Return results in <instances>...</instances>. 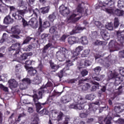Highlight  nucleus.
<instances>
[{"instance_id":"obj_1","label":"nucleus","mask_w":124,"mask_h":124,"mask_svg":"<svg viewBox=\"0 0 124 124\" xmlns=\"http://www.w3.org/2000/svg\"><path fill=\"white\" fill-rule=\"evenodd\" d=\"M124 43V35H119L117 37V42L116 40H111L108 44L110 51L114 52L115 50L120 49V46Z\"/></svg>"},{"instance_id":"obj_2","label":"nucleus","mask_w":124,"mask_h":124,"mask_svg":"<svg viewBox=\"0 0 124 124\" xmlns=\"http://www.w3.org/2000/svg\"><path fill=\"white\" fill-rule=\"evenodd\" d=\"M66 66L62 70H60L57 74L58 77L60 79H62L63 77V75H66L67 70H69V67L73 65V63L70 61V60H66L65 62Z\"/></svg>"},{"instance_id":"obj_3","label":"nucleus","mask_w":124,"mask_h":124,"mask_svg":"<svg viewBox=\"0 0 124 124\" xmlns=\"http://www.w3.org/2000/svg\"><path fill=\"white\" fill-rule=\"evenodd\" d=\"M10 89H11L13 93H19V89H17L18 84L15 79H11L8 81Z\"/></svg>"},{"instance_id":"obj_4","label":"nucleus","mask_w":124,"mask_h":124,"mask_svg":"<svg viewBox=\"0 0 124 124\" xmlns=\"http://www.w3.org/2000/svg\"><path fill=\"white\" fill-rule=\"evenodd\" d=\"M21 48H22L21 44L20 43H16L12 45L9 48V51H15L14 56V57H17V55H19V53L21 51Z\"/></svg>"},{"instance_id":"obj_5","label":"nucleus","mask_w":124,"mask_h":124,"mask_svg":"<svg viewBox=\"0 0 124 124\" xmlns=\"http://www.w3.org/2000/svg\"><path fill=\"white\" fill-rule=\"evenodd\" d=\"M91 65V61L87 59H82L80 62L78 63L77 69L81 70L82 68L90 66Z\"/></svg>"},{"instance_id":"obj_6","label":"nucleus","mask_w":124,"mask_h":124,"mask_svg":"<svg viewBox=\"0 0 124 124\" xmlns=\"http://www.w3.org/2000/svg\"><path fill=\"white\" fill-rule=\"evenodd\" d=\"M83 46H78L75 50L72 51V58H75L74 61H76V60L78 59L77 57L81 54V51H83Z\"/></svg>"},{"instance_id":"obj_7","label":"nucleus","mask_w":124,"mask_h":124,"mask_svg":"<svg viewBox=\"0 0 124 124\" xmlns=\"http://www.w3.org/2000/svg\"><path fill=\"white\" fill-rule=\"evenodd\" d=\"M25 10H18L15 14H13L12 16L14 17L16 20H21L25 15Z\"/></svg>"},{"instance_id":"obj_8","label":"nucleus","mask_w":124,"mask_h":124,"mask_svg":"<svg viewBox=\"0 0 124 124\" xmlns=\"http://www.w3.org/2000/svg\"><path fill=\"white\" fill-rule=\"evenodd\" d=\"M59 12L62 16H66L70 13V10L67 7H65L64 5H62L59 7Z\"/></svg>"},{"instance_id":"obj_9","label":"nucleus","mask_w":124,"mask_h":124,"mask_svg":"<svg viewBox=\"0 0 124 124\" xmlns=\"http://www.w3.org/2000/svg\"><path fill=\"white\" fill-rule=\"evenodd\" d=\"M60 50L61 52L60 56L58 57L60 62H63L66 59L65 55L68 54V50L65 47H61Z\"/></svg>"},{"instance_id":"obj_10","label":"nucleus","mask_w":124,"mask_h":124,"mask_svg":"<svg viewBox=\"0 0 124 124\" xmlns=\"http://www.w3.org/2000/svg\"><path fill=\"white\" fill-rule=\"evenodd\" d=\"M39 27L38 30V31L39 33H41V32H42L43 31H44V28H47V27H48V26H47L48 22L46 21H45L42 26V19L40 17L39 18Z\"/></svg>"},{"instance_id":"obj_11","label":"nucleus","mask_w":124,"mask_h":124,"mask_svg":"<svg viewBox=\"0 0 124 124\" xmlns=\"http://www.w3.org/2000/svg\"><path fill=\"white\" fill-rule=\"evenodd\" d=\"M67 42L70 45L79 43V38L75 36H70L67 39Z\"/></svg>"},{"instance_id":"obj_12","label":"nucleus","mask_w":124,"mask_h":124,"mask_svg":"<svg viewBox=\"0 0 124 124\" xmlns=\"http://www.w3.org/2000/svg\"><path fill=\"white\" fill-rule=\"evenodd\" d=\"M49 32L52 33L53 35L52 36V39L54 41H57V36H58V32L57 31V27L53 26L51 27L49 29Z\"/></svg>"},{"instance_id":"obj_13","label":"nucleus","mask_w":124,"mask_h":124,"mask_svg":"<svg viewBox=\"0 0 124 124\" xmlns=\"http://www.w3.org/2000/svg\"><path fill=\"white\" fill-rule=\"evenodd\" d=\"M100 34L104 40L107 41L110 39V34H109L106 30H101L100 32Z\"/></svg>"},{"instance_id":"obj_14","label":"nucleus","mask_w":124,"mask_h":124,"mask_svg":"<svg viewBox=\"0 0 124 124\" xmlns=\"http://www.w3.org/2000/svg\"><path fill=\"white\" fill-rule=\"evenodd\" d=\"M21 69H22V65H21V64H17L16 66L15 73L16 78H17V79H21V74L20 73Z\"/></svg>"},{"instance_id":"obj_15","label":"nucleus","mask_w":124,"mask_h":124,"mask_svg":"<svg viewBox=\"0 0 124 124\" xmlns=\"http://www.w3.org/2000/svg\"><path fill=\"white\" fill-rule=\"evenodd\" d=\"M14 21L13 18H11L10 15L6 16L3 20V23L5 25H9L12 24Z\"/></svg>"},{"instance_id":"obj_16","label":"nucleus","mask_w":124,"mask_h":124,"mask_svg":"<svg viewBox=\"0 0 124 124\" xmlns=\"http://www.w3.org/2000/svg\"><path fill=\"white\" fill-rule=\"evenodd\" d=\"M78 105H79L80 107H82V109L84 108V104L86 103V100L83 97L80 96L78 98V101L76 102Z\"/></svg>"},{"instance_id":"obj_17","label":"nucleus","mask_w":124,"mask_h":124,"mask_svg":"<svg viewBox=\"0 0 124 124\" xmlns=\"http://www.w3.org/2000/svg\"><path fill=\"white\" fill-rule=\"evenodd\" d=\"M28 26H31L33 29H37L38 28V21H36L34 24V19H31L28 22Z\"/></svg>"},{"instance_id":"obj_18","label":"nucleus","mask_w":124,"mask_h":124,"mask_svg":"<svg viewBox=\"0 0 124 124\" xmlns=\"http://www.w3.org/2000/svg\"><path fill=\"white\" fill-rule=\"evenodd\" d=\"M86 28L85 27H77L76 28V29L73 30L69 32L70 35H73V34H75L76 33H78L79 32V31H83L85 30Z\"/></svg>"},{"instance_id":"obj_19","label":"nucleus","mask_w":124,"mask_h":124,"mask_svg":"<svg viewBox=\"0 0 124 124\" xmlns=\"http://www.w3.org/2000/svg\"><path fill=\"white\" fill-rule=\"evenodd\" d=\"M42 82V78L39 75H37L33 80V84L34 85H39Z\"/></svg>"},{"instance_id":"obj_20","label":"nucleus","mask_w":124,"mask_h":124,"mask_svg":"<svg viewBox=\"0 0 124 124\" xmlns=\"http://www.w3.org/2000/svg\"><path fill=\"white\" fill-rule=\"evenodd\" d=\"M49 64L51 69L53 70V72H56L60 68V65L55 64L52 61H49Z\"/></svg>"},{"instance_id":"obj_21","label":"nucleus","mask_w":124,"mask_h":124,"mask_svg":"<svg viewBox=\"0 0 124 124\" xmlns=\"http://www.w3.org/2000/svg\"><path fill=\"white\" fill-rule=\"evenodd\" d=\"M76 16H77V15L73 14L69 16V17L68 18V20L69 21H74L75 22H77V21H78V20L81 19V17L75 18Z\"/></svg>"},{"instance_id":"obj_22","label":"nucleus","mask_w":124,"mask_h":124,"mask_svg":"<svg viewBox=\"0 0 124 124\" xmlns=\"http://www.w3.org/2000/svg\"><path fill=\"white\" fill-rule=\"evenodd\" d=\"M58 15V14L57 12H54L52 14L49 15L48 16V20L50 22H54L55 20H56V18H57V16Z\"/></svg>"},{"instance_id":"obj_23","label":"nucleus","mask_w":124,"mask_h":124,"mask_svg":"<svg viewBox=\"0 0 124 124\" xmlns=\"http://www.w3.org/2000/svg\"><path fill=\"white\" fill-rule=\"evenodd\" d=\"M79 42L81 43L82 45H87L89 43V41L88 38L86 36H82L80 39H79Z\"/></svg>"},{"instance_id":"obj_24","label":"nucleus","mask_w":124,"mask_h":124,"mask_svg":"<svg viewBox=\"0 0 124 124\" xmlns=\"http://www.w3.org/2000/svg\"><path fill=\"white\" fill-rule=\"evenodd\" d=\"M28 73L30 76H35L37 74V70L31 67V68L29 69Z\"/></svg>"},{"instance_id":"obj_25","label":"nucleus","mask_w":124,"mask_h":124,"mask_svg":"<svg viewBox=\"0 0 124 124\" xmlns=\"http://www.w3.org/2000/svg\"><path fill=\"white\" fill-rule=\"evenodd\" d=\"M69 108H70V109H78V110H82V107H80V105H78L77 103V104L73 103L70 104L69 106Z\"/></svg>"},{"instance_id":"obj_26","label":"nucleus","mask_w":124,"mask_h":124,"mask_svg":"<svg viewBox=\"0 0 124 124\" xmlns=\"http://www.w3.org/2000/svg\"><path fill=\"white\" fill-rule=\"evenodd\" d=\"M124 14V10H120L119 9H116L115 10H114V15H116L119 17H121V16H123Z\"/></svg>"},{"instance_id":"obj_27","label":"nucleus","mask_w":124,"mask_h":124,"mask_svg":"<svg viewBox=\"0 0 124 124\" xmlns=\"http://www.w3.org/2000/svg\"><path fill=\"white\" fill-rule=\"evenodd\" d=\"M32 63V61L31 60H28L25 62V65L24 67L26 70H29V69L31 68L32 67L29 66L30 65H31Z\"/></svg>"},{"instance_id":"obj_28","label":"nucleus","mask_w":124,"mask_h":124,"mask_svg":"<svg viewBox=\"0 0 124 124\" xmlns=\"http://www.w3.org/2000/svg\"><path fill=\"white\" fill-rule=\"evenodd\" d=\"M62 93V92H57L56 90H54L53 93H52L51 96H50L47 99V100L49 101V99H52V97L53 96H60V95H61Z\"/></svg>"},{"instance_id":"obj_29","label":"nucleus","mask_w":124,"mask_h":124,"mask_svg":"<svg viewBox=\"0 0 124 124\" xmlns=\"http://www.w3.org/2000/svg\"><path fill=\"white\" fill-rule=\"evenodd\" d=\"M102 69V68L99 66H96L93 69L94 73L96 74V75H99V73H100L101 70Z\"/></svg>"},{"instance_id":"obj_30","label":"nucleus","mask_w":124,"mask_h":124,"mask_svg":"<svg viewBox=\"0 0 124 124\" xmlns=\"http://www.w3.org/2000/svg\"><path fill=\"white\" fill-rule=\"evenodd\" d=\"M69 97L66 96H63L61 99V103L65 104L69 102Z\"/></svg>"},{"instance_id":"obj_31","label":"nucleus","mask_w":124,"mask_h":124,"mask_svg":"<svg viewBox=\"0 0 124 124\" xmlns=\"http://www.w3.org/2000/svg\"><path fill=\"white\" fill-rule=\"evenodd\" d=\"M22 82L23 84H25V85H31V79L26 78L22 80Z\"/></svg>"},{"instance_id":"obj_32","label":"nucleus","mask_w":124,"mask_h":124,"mask_svg":"<svg viewBox=\"0 0 124 124\" xmlns=\"http://www.w3.org/2000/svg\"><path fill=\"white\" fill-rule=\"evenodd\" d=\"M117 6L119 9H123L124 7V0H119Z\"/></svg>"},{"instance_id":"obj_33","label":"nucleus","mask_w":124,"mask_h":124,"mask_svg":"<svg viewBox=\"0 0 124 124\" xmlns=\"http://www.w3.org/2000/svg\"><path fill=\"white\" fill-rule=\"evenodd\" d=\"M119 25L120 20H119V18L115 17L114 22V29H118V28H119Z\"/></svg>"},{"instance_id":"obj_34","label":"nucleus","mask_w":124,"mask_h":124,"mask_svg":"<svg viewBox=\"0 0 124 124\" xmlns=\"http://www.w3.org/2000/svg\"><path fill=\"white\" fill-rule=\"evenodd\" d=\"M104 43H105L104 41H101L99 40H96L93 42V44L95 46H100L101 45H103Z\"/></svg>"},{"instance_id":"obj_35","label":"nucleus","mask_w":124,"mask_h":124,"mask_svg":"<svg viewBox=\"0 0 124 124\" xmlns=\"http://www.w3.org/2000/svg\"><path fill=\"white\" fill-rule=\"evenodd\" d=\"M86 112H82L79 113V117L81 119H85L88 117L89 115V111L88 110H86Z\"/></svg>"},{"instance_id":"obj_36","label":"nucleus","mask_w":124,"mask_h":124,"mask_svg":"<svg viewBox=\"0 0 124 124\" xmlns=\"http://www.w3.org/2000/svg\"><path fill=\"white\" fill-rule=\"evenodd\" d=\"M77 10L79 13H80L81 14H83V12H84V8L82 7V4H79L78 5Z\"/></svg>"},{"instance_id":"obj_37","label":"nucleus","mask_w":124,"mask_h":124,"mask_svg":"<svg viewBox=\"0 0 124 124\" xmlns=\"http://www.w3.org/2000/svg\"><path fill=\"white\" fill-rule=\"evenodd\" d=\"M41 12L43 14H46V13H48L49 12V10H50V8L49 7H44L41 8Z\"/></svg>"},{"instance_id":"obj_38","label":"nucleus","mask_w":124,"mask_h":124,"mask_svg":"<svg viewBox=\"0 0 124 124\" xmlns=\"http://www.w3.org/2000/svg\"><path fill=\"white\" fill-rule=\"evenodd\" d=\"M33 101L34 102V104H36L37 103H39L38 100H39V98H38V95L37 94H34L33 96Z\"/></svg>"},{"instance_id":"obj_39","label":"nucleus","mask_w":124,"mask_h":124,"mask_svg":"<svg viewBox=\"0 0 124 124\" xmlns=\"http://www.w3.org/2000/svg\"><path fill=\"white\" fill-rule=\"evenodd\" d=\"M11 31L13 32V33H17V34H20V30L17 29V27L15 26L12 27Z\"/></svg>"},{"instance_id":"obj_40","label":"nucleus","mask_w":124,"mask_h":124,"mask_svg":"<svg viewBox=\"0 0 124 124\" xmlns=\"http://www.w3.org/2000/svg\"><path fill=\"white\" fill-rule=\"evenodd\" d=\"M121 83H122V80H121V77L116 78L114 82V86H115V87H117L119 86V85H120Z\"/></svg>"},{"instance_id":"obj_41","label":"nucleus","mask_w":124,"mask_h":124,"mask_svg":"<svg viewBox=\"0 0 124 124\" xmlns=\"http://www.w3.org/2000/svg\"><path fill=\"white\" fill-rule=\"evenodd\" d=\"M90 54V50L89 49H85L82 53L81 54V57L82 58H85L86 57H88V55Z\"/></svg>"},{"instance_id":"obj_42","label":"nucleus","mask_w":124,"mask_h":124,"mask_svg":"<svg viewBox=\"0 0 124 124\" xmlns=\"http://www.w3.org/2000/svg\"><path fill=\"white\" fill-rule=\"evenodd\" d=\"M85 99L88 100H93L94 99V95L93 94H89L85 96Z\"/></svg>"},{"instance_id":"obj_43","label":"nucleus","mask_w":124,"mask_h":124,"mask_svg":"<svg viewBox=\"0 0 124 124\" xmlns=\"http://www.w3.org/2000/svg\"><path fill=\"white\" fill-rule=\"evenodd\" d=\"M105 27L106 29H107L108 31H113L114 29V27H113V23H112V22L108 23Z\"/></svg>"},{"instance_id":"obj_44","label":"nucleus","mask_w":124,"mask_h":124,"mask_svg":"<svg viewBox=\"0 0 124 124\" xmlns=\"http://www.w3.org/2000/svg\"><path fill=\"white\" fill-rule=\"evenodd\" d=\"M28 54L27 53H23V54L20 55V57L19 58V61H25V60H27L28 59Z\"/></svg>"},{"instance_id":"obj_45","label":"nucleus","mask_w":124,"mask_h":124,"mask_svg":"<svg viewBox=\"0 0 124 124\" xmlns=\"http://www.w3.org/2000/svg\"><path fill=\"white\" fill-rule=\"evenodd\" d=\"M0 89L5 93H8L9 92L8 87L4 86L2 84H0Z\"/></svg>"},{"instance_id":"obj_46","label":"nucleus","mask_w":124,"mask_h":124,"mask_svg":"<svg viewBox=\"0 0 124 124\" xmlns=\"http://www.w3.org/2000/svg\"><path fill=\"white\" fill-rule=\"evenodd\" d=\"M114 111L116 113H117L118 114L122 113V112H123V110L121 108V106H115L114 107Z\"/></svg>"},{"instance_id":"obj_47","label":"nucleus","mask_w":124,"mask_h":124,"mask_svg":"<svg viewBox=\"0 0 124 124\" xmlns=\"http://www.w3.org/2000/svg\"><path fill=\"white\" fill-rule=\"evenodd\" d=\"M106 12L108 14H112L114 15V12H115V10L114 8H106Z\"/></svg>"},{"instance_id":"obj_48","label":"nucleus","mask_w":124,"mask_h":124,"mask_svg":"<svg viewBox=\"0 0 124 124\" xmlns=\"http://www.w3.org/2000/svg\"><path fill=\"white\" fill-rule=\"evenodd\" d=\"M118 77H120V76H119V74H117V73H111L110 74V79H113L114 78L117 79Z\"/></svg>"},{"instance_id":"obj_49","label":"nucleus","mask_w":124,"mask_h":124,"mask_svg":"<svg viewBox=\"0 0 124 124\" xmlns=\"http://www.w3.org/2000/svg\"><path fill=\"white\" fill-rule=\"evenodd\" d=\"M62 117H63V113H62V111H60L57 116L58 122H60V121H62Z\"/></svg>"},{"instance_id":"obj_50","label":"nucleus","mask_w":124,"mask_h":124,"mask_svg":"<svg viewBox=\"0 0 124 124\" xmlns=\"http://www.w3.org/2000/svg\"><path fill=\"white\" fill-rule=\"evenodd\" d=\"M53 86V83L51 81H48L47 83L44 86H42L41 89H46V88H49Z\"/></svg>"},{"instance_id":"obj_51","label":"nucleus","mask_w":124,"mask_h":124,"mask_svg":"<svg viewBox=\"0 0 124 124\" xmlns=\"http://www.w3.org/2000/svg\"><path fill=\"white\" fill-rule=\"evenodd\" d=\"M31 39H32V37H26V38L23 41L22 45H24V44H27L29 43V42L31 41Z\"/></svg>"},{"instance_id":"obj_52","label":"nucleus","mask_w":124,"mask_h":124,"mask_svg":"<svg viewBox=\"0 0 124 124\" xmlns=\"http://www.w3.org/2000/svg\"><path fill=\"white\" fill-rule=\"evenodd\" d=\"M88 74L89 72L86 69L83 70L80 72V74L82 77H85V76H87V75H88Z\"/></svg>"},{"instance_id":"obj_53","label":"nucleus","mask_w":124,"mask_h":124,"mask_svg":"<svg viewBox=\"0 0 124 124\" xmlns=\"http://www.w3.org/2000/svg\"><path fill=\"white\" fill-rule=\"evenodd\" d=\"M111 121H112V118L111 117H107L104 120L106 124H111Z\"/></svg>"},{"instance_id":"obj_54","label":"nucleus","mask_w":124,"mask_h":124,"mask_svg":"<svg viewBox=\"0 0 124 124\" xmlns=\"http://www.w3.org/2000/svg\"><path fill=\"white\" fill-rule=\"evenodd\" d=\"M36 108V111L39 112L40 110V109L42 108V107L41 106V104L40 103H38L36 104H35Z\"/></svg>"},{"instance_id":"obj_55","label":"nucleus","mask_w":124,"mask_h":124,"mask_svg":"<svg viewBox=\"0 0 124 124\" xmlns=\"http://www.w3.org/2000/svg\"><path fill=\"white\" fill-rule=\"evenodd\" d=\"M78 80V78H73V79H69L67 80V83L68 84H74L75 82H77Z\"/></svg>"},{"instance_id":"obj_56","label":"nucleus","mask_w":124,"mask_h":124,"mask_svg":"<svg viewBox=\"0 0 124 124\" xmlns=\"http://www.w3.org/2000/svg\"><path fill=\"white\" fill-rule=\"evenodd\" d=\"M22 25L24 28H25V27H27V26H29V23H28V21H26L25 18H22Z\"/></svg>"},{"instance_id":"obj_57","label":"nucleus","mask_w":124,"mask_h":124,"mask_svg":"<svg viewBox=\"0 0 124 124\" xmlns=\"http://www.w3.org/2000/svg\"><path fill=\"white\" fill-rule=\"evenodd\" d=\"M115 124H124V119L122 118H119L118 120L114 121Z\"/></svg>"},{"instance_id":"obj_58","label":"nucleus","mask_w":124,"mask_h":124,"mask_svg":"<svg viewBox=\"0 0 124 124\" xmlns=\"http://www.w3.org/2000/svg\"><path fill=\"white\" fill-rule=\"evenodd\" d=\"M105 61L106 62H111V61H112V56L111 55H109L108 57L105 58Z\"/></svg>"},{"instance_id":"obj_59","label":"nucleus","mask_w":124,"mask_h":124,"mask_svg":"<svg viewBox=\"0 0 124 124\" xmlns=\"http://www.w3.org/2000/svg\"><path fill=\"white\" fill-rule=\"evenodd\" d=\"M104 109H105V110H107V109H108V106L106 105L104 107L99 108V113H102Z\"/></svg>"},{"instance_id":"obj_60","label":"nucleus","mask_w":124,"mask_h":124,"mask_svg":"<svg viewBox=\"0 0 124 124\" xmlns=\"http://www.w3.org/2000/svg\"><path fill=\"white\" fill-rule=\"evenodd\" d=\"M49 111L46 108H44L42 110L40 111V113L42 115H48Z\"/></svg>"},{"instance_id":"obj_61","label":"nucleus","mask_w":124,"mask_h":124,"mask_svg":"<svg viewBox=\"0 0 124 124\" xmlns=\"http://www.w3.org/2000/svg\"><path fill=\"white\" fill-rule=\"evenodd\" d=\"M26 113L24 112L20 114L17 118V122H20V121H21V118H23L24 117H26Z\"/></svg>"},{"instance_id":"obj_62","label":"nucleus","mask_w":124,"mask_h":124,"mask_svg":"<svg viewBox=\"0 0 124 124\" xmlns=\"http://www.w3.org/2000/svg\"><path fill=\"white\" fill-rule=\"evenodd\" d=\"M94 105H98V106H100V103L99 102V101L97 100L90 104V106L94 107Z\"/></svg>"},{"instance_id":"obj_63","label":"nucleus","mask_w":124,"mask_h":124,"mask_svg":"<svg viewBox=\"0 0 124 124\" xmlns=\"http://www.w3.org/2000/svg\"><path fill=\"white\" fill-rule=\"evenodd\" d=\"M104 4H106V5H108V6H112L113 4H114V1H105L104 2Z\"/></svg>"},{"instance_id":"obj_64","label":"nucleus","mask_w":124,"mask_h":124,"mask_svg":"<svg viewBox=\"0 0 124 124\" xmlns=\"http://www.w3.org/2000/svg\"><path fill=\"white\" fill-rule=\"evenodd\" d=\"M93 79L95 80V81H98L99 82V81H101V80L103 79L102 78V76H100V77H93Z\"/></svg>"}]
</instances>
